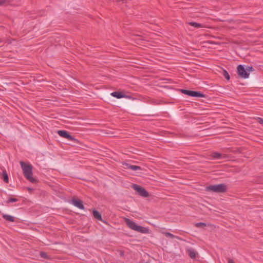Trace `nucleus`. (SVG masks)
I'll return each mask as SVG.
<instances>
[{
  "mask_svg": "<svg viewBox=\"0 0 263 263\" xmlns=\"http://www.w3.org/2000/svg\"><path fill=\"white\" fill-rule=\"evenodd\" d=\"M195 226L196 227H198V228H203L206 226V224L205 223H203V222H198V223H196L195 224Z\"/></svg>",
  "mask_w": 263,
  "mask_h": 263,
  "instance_id": "aec40b11",
  "label": "nucleus"
},
{
  "mask_svg": "<svg viewBox=\"0 0 263 263\" xmlns=\"http://www.w3.org/2000/svg\"><path fill=\"white\" fill-rule=\"evenodd\" d=\"M206 190L215 193H223L227 190V186L224 184L211 185L206 187Z\"/></svg>",
  "mask_w": 263,
  "mask_h": 263,
  "instance_id": "20e7f679",
  "label": "nucleus"
},
{
  "mask_svg": "<svg viewBox=\"0 0 263 263\" xmlns=\"http://www.w3.org/2000/svg\"><path fill=\"white\" fill-rule=\"evenodd\" d=\"M180 91L184 95L193 97L202 98L204 97V95L203 93H201L198 91L183 89H180Z\"/></svg>",
  "mask_w": 263,
  "mask_h": 263,
  "instance_id": "39448f33",
  "label": "nucleus"
},
{
  "mask_svg": "<svg viewBox=\"0 0 263 263\" xmlns=\"http://www.w3.org/2000/svg\"><path fill=\"white\" fill-rule=\"evenodd\" d=\"M36 82H43L44 81V80L43 79H41V80H36Z\"/></svg>",
  "mask_w": 263,
  "mask_h": 263,
  "instance_id": "393cba45",
  "label": "nucleus"
},
{
  "mask_svg": "<svg viewBox=\"0 0 263 263\" xmlns=\"http://www.w3.org/2000/svg\"><path fill=\"white\" fill-rule=\"evenodd\" d=\"M126 168L130 169L133 171H137V170H141V168L140 166L137 165H130L129 164H126Z\"/></svg>",
  "mask_w": 263,
  "mask_h": 263,
  "instance_id": "ddd939ff",
  "label": "nucleus"
},
{
  "mask_svg": "<svg viewBox=\"0 0 263 263\" xmlns=\"http://www.w3.org/2000/svg\"><path fill=\"white\" fill-rule=\"evenodd\" d=\"M2 216L7 221H10V222H14L15 221V218L12 216L7 215V214H3Z\"/></svg>",
  "mask_w": 263,
  "mask_h": 263,
  "instance_id": "f8f14e48",
  "label": "nucleus"
},
{
  "mask_svg": "<svg viewBox=\"0 0 263 263\" xmlns=\"http://www.w3.org/2000/svg\"><path fill=\"white\" fill-rule=\"evenodd\" d=\"M223 76L227 79V80H230V75L226 70H222V72Z\"/></svg>",
  "mask_w": 263,
  "mask_h": 263,
  "instance_id": "f3484780",
  "label": "nucleus"
},
{
  "mask_svg": "<svg viewBox=\"0 0 263 263\" xmlns=\"http://www.w3.org/2000/svg\"><path fill=\"white\" fill-rule=\"evenodd\" d=\"M212 160H220L227 158V157L225 154H222L217 152H213L210 155Z\"/></svg>",
  "mask_w": 263,
  "mask_h": 263,
  "instance_id": "0eeeda50",
  "label": "nucleus"
},
{
  "mask_svg": "<svg viewBox=\"0 0 263 263\" xmlns=\"http://www.w3.org/2000/svg\"><path fill=\"white\" fill-rule=\"evenodd\" d=\"M132 187L141 196L144 197H146L148 196V194L147 192L141 186L133 184L132 185Z\"/></svg>",
  "mask_w": 263,
  "mask_h": 263,
  "instance_id": "423d86ee",
  "label": "nucleus"
},
{
  "mask_svg": "<svg viewBox=\"0 0 263 263\" xmlns=\"http://www.w3.org/2000/svg\"><path fill=\"white\" fill-rule=\"evenodd\" d=\"M257 120H258V122L260 124H263V119L260 118H258Z\"/></svg>",
  "mask_w": 263,
  "mask_h": 263,
  "instance_id": "5701e85b",
  "label": "nucleus"
},
{
  "mask_svg": "<svg viewBox=\"0 0 263 263\" xmlns=\"http://www.w3.org/2000/svg\"><path fill=\"white\" fill-rule=\"evenodd\" d=\"M40 256H41V257L44 258H46V259L49 258V256L46 253H45L44 252H40Z\"/></svg>",
  "mask_w": 263,
  "mask_h": 263,
  "instance_id": "a211bd4d",
  "label": "nucleus"
},
{
  "mask_svg": "<svg viewBox=\"0 0 263 263\" xmlns=\"http://www.w3.org/2000/svg\"><path fill=\"white\" fill-rule=\"evenodd\" d=\"M164 235L167 237H170L171 238H174L175 237V236L173 235L172 234H171V233H169V232H165L164 233Z\"/></svg>",
  "mask_w": 263,
  "mask_h": 263,
  "instance_id": "4be33fe9",
  "label": "nucleus"
},
{
  "mask_svg": "<svg viewBox=\"0 0 263 263\" xmlns=\"http://www.w3.org/2000/svg\"><path fill=\"white\" fill-rule=\"evenodd\" d=\"M110 95L117 99H121L127 97V96L125 95H124L122 92L120 91L112 92L110 93Z\"/></svg>",
  "mask_w": 263,
  "mask_h": 263,
  "instance_id": "9d476101",
  "label": "nucleus"
},
{
  "mask_svg": "<svg viewBox=\"0 0 263 263\" xmlns=\"http://www.w3.org/2000/svg\"><path fill=\"white\" fill-rule=\"evenodd\" d=\"M9 4V2L7 0H0V6H7Z\"/></svg>",
  "mask_w": 263,
  "mask_h": 263,
  "instance_id": "6ab92c4d",
  "label": "nucleus"
},
{
  "mask_svg": "<svg viewBox=\"0 0 263 263\" xmlns=\"http://www.w3.org/2000/svg\"><path fill=\"white\" fill-rule=\"evenodd\" d=\"M71 203L80 209L83 210L84 209L82 202L79 199H72L71 201Z\"/></svg>",
  "mask_w": 263,
  "mask_h": 263,
  "instance_id": "1a4fd4ad",
  "label": "nucleus"
},
{
  "mask_svg": "<svg viewBox=\"0 0 263 263\" xmlns=\"http://www.w3.org/2000/svg\"><path fill=\"white\" fill-rule=\"evenodd\" d=\"M20 165L26 178L31 183H35L36 180L32 177V166L30 164H26L22 161L20 162Z\"/></svg>",
  "mask_w": 263,
  "mask_h": 263,
  "instance_id": "f257e3e1",
  "label": "nucleus"
},
{
  "mask_svg": "<svg viewBox=\"0 0 263 263\" xmlns=\"http://www.w3.org/2000/svg\"><path fill=\"white\" fill-rule=\"evenodd\" d=\"M254 70L253 67L250 66L239 65L237 67V73L238 77L242 79L248 78L250 73Z\"/></svg>",
  "mask_w": 263,
  "mask_h": 263,
  "instance_id": "f03ea898",
  "label": "nucleus"
},
{
  "mask_svg": "<svg viewBox=\"0 0 263 263\" xmlns=\"http://www.w3.org/2000/svg\"><path fill=\"white\" fill-rule=\"evenodd\" d=\"M125 222L127 226L133 230L143 234H147L149 232L148 228L138 226L134 221L129 219L126 218Z\"/></svg>",
  "mask_w": 263,
  "mask_h": 263,
  "instance_id": "7ed1b4c3",
  "label": "nucleus"
},
{
  "mask_svg": "<svg viewBox=\"0 0 263 263\" xmlns=\"http://www.w3.org/2000/svg\"><path fill=\"white\" fill-rule=\"evenodd\" d=\"M18 199L15 198H9L8 199L7 203L14 202L17 201Z\"/></svg>",
  "mask_w": 263,
  "mask_h": 263,
  "instance_id": "412c9836",
  "label": "nucleus"
},
{
  "mask_svg": "<svg viewBox=\"0 0 263 263\" xmlns=\"http://www.w3.org/2000/svg\"><path fill=\"white\" fill-rule=\"evenodd\" d=\"M57 133L61 137H62L63 138H66L67 139H68L69 140L73 141L74 139V138L72 136L69 135L68 133V132H67L65 130H58L57 132Z\"/></svg>",
  "mask_w": 263,
  "mask_h": 263,
  "instance_id": "6e6552de",
  "label": "nucleus"
},
{
  "mask_svg": "<svg viewBox=\"0 0 263 263\" xmlns=\"http://www.w3.org/2000/svg\"><path fill=\"white\" fill-rule=\"evenodd\" d=\"M228 263H234V262L233 261V260H232L231 259H229Z\"/></svg>",
  "mask_w": 263,
  "mask_h": 263,
  "instance_id": "b1692460",
  "label": "nucleus"
},
{
  "mask_svg": "<svg viewBox=\"0 0 263 263\" xmlns=\"http://www.w3.org/2000/svg\"><path fill=\"white\" fill-rule=\"evenodd\" d=\"M28 190L29 191H31V190H32V189L28 187Z\"/></svg>",
  "mask_w": 263,
  "mask_h": 263,
  "instance_id": "bb28decb",
  "label": "nucleus"
},
{
  "mask_svg": "<svg viewBox=\"0 0 263 263\" xmlns=\"http://www.w3.org/2000/svg\"><path fill=\"white\" fill-rule=\"evenodd\" d=\"M189 24L192 26L194 27L195 28H202V27H204V26L202 24H200V23H197L196 22H189Z\"/></svg>",
  "mask_w": 263,
  "mask_h": 263,
  "instance_id": "2eb2a0df",
  "label": "nucleus"
},
{
  "mask_svg": "<svg viewBox=\"0 0 263 263\" xmlns=\"http://www.w3.org/2000/svg\"><path fill=\"white\" fill-rule=\"evenodd\" d=\"M117 2H119L120 1H124V0H116Z\"/></svg>",
  "mask_w": 263,
  "mask_h": 263,
  "instance_id": "a878e982",
  "label": "nucleus"
},
{
  "mask_svg": "<svg viewBox=\"0 0 263 263\" xmlns=\"http://www.w3.org/2000/svg\"><path fill=\"white\" fill-rule=\"evenodd\" d=\"M3 175L4 181L6 183H8L9 181V177H8V176L6 171L3 172Z\"/></svg>",
  "mask_w": 263,
  "mask_h": 263,
  "instance_id": "dca6fc26",
  "label": "nucleus"
},
{
  "mask_svg": "<svg viewBox=\"0 0 263 263\" xmlns=\"http://www.w3.org/2000/svg\"><path fill=\"white\" fill-rule=\"evenodd\" d=\"M187 252L189 256L191 258H195L196 256V255L197 254V252L194 249L192 248L188 249L187 250Z\"/></svg>",
  "mask_w": 263,
  "mask_h": 263,
  "instance_id": "9b49d317",
  "label": "nucleus"
},
{
  "mask_svg": "<svg viewBox=\"0 0 263 263\" xmlns=\"http://www.w3.org/2000/svg\"><path fill=\"white\" fill-rule=\"evenodd\" d=\"M92 213H93V216L96 219L99 220H102L101 215L100 214L99 212H98L96 210H93Z\"/></svg>",
  "mask_w": 263,
  "mask_h": 263,
  "instance_id": "4468645a",
  "label": "nucleus"
}]
</instances>
